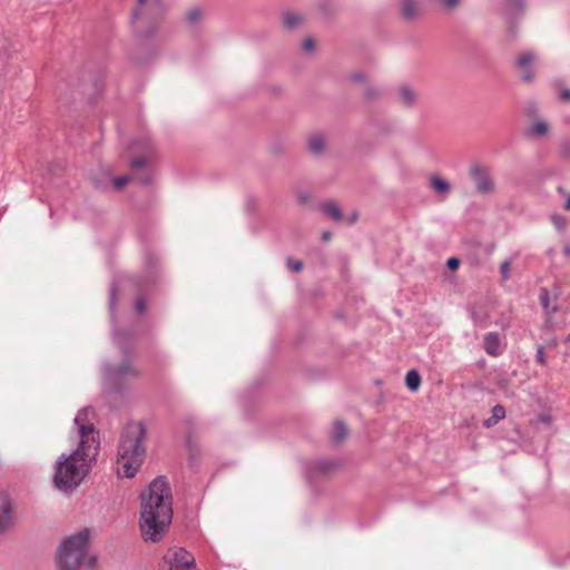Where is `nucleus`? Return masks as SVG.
Returning a JSON list of instances; mask_svg holds the SVG:
<instances>
[{"mask_svg": "<svg viewBox=\"0 0 570 570\" xmlns=\"http://www.w3.org/2000/svg\"><path fill=\"white\" fill-rule=\"evenodd\" d=\"M546 296H547V292L544 291V293L541 294L540 298L543 303L544 306H547V299H546Z\"/></svg>", "mask_w": 570, "mask_h": 570, "instance_id": "39", "label": "nucleus"}, {"mask_svg": "<svg viewBox=\"0 0 570 570\" xmlns=\"http://www.w3.org/2000/svg\"><path fill=\"white\" fill-rule=\"evenodd\" d=\"M537 361H538L540 364H544V363H546L544 354H543V351H542V348H541V347L538 350Z\"/></svg>", "mask_w": 570, "mask_h": 570, "instance_id": "34", "label": "nucleus"}, {"mask_svg": "<svg viewBox=\"0 0 570 570\" xmlns=\"http://www.w3.org/2000/svg\"><path fill=\"white\" fill-rule=\"evenodd\" d=\"M560 99H562L563 101H570V89L562 90Z\"/></svg>", "mask_w": 570, "mask_h": 570, "instance_id": "33", "label": "nucleus"}, {"mask_svg": "<svg viewBox=\"0 0 570 570\" xmlns=\"http://www.w3.org/2000/svg\"><path fill=\"white\" fill-rule=\"evenodd\" d=\"M402 14L405 18H413L417 13L416 0H402Z\"/></svg>", "mask_w": 570, "mask_h": 570, "instance_id": "16", "label": "nucleus"}, {"mask_svg": "<svg viewBox=\"0 0 570 570\" xmlns=\"http://www.w3.org/2000/svg\"><path fill=\"white\" fill-rule=\"evenodd\" d=\"M535 60V57L532 52H523L519 56L517 63L520 70L522 71V78L524 80H531L533 77L532 70L529 69V66Z\"/></svg>", "mask_w": 570, "mask_h": 570, "instance_id": "9", "label": "nucleus"}, {"mask_svg": "<svg viewBox=\"0 0 570 570\" xmlns=\"http://www.w3.org/2000/svg\"><path fill=\"white\" fill-rule=\"evenodd\" d=\"M130 181L129 176H119L114 179L115 187L120 190Z\"/></svg>", "mask_w": 570, "mask_h": 570, "instance_id": "24", "label": "nucleus"}, {"mask_svg": "<svg viewBox=\"0 0 570 570\" xmlns=\"http://www.w3.org/2000/svg\"><path fill=\"white\" fill-rule=\"evenodd\" d=\"M417 95L409 86H401L399 89V101L406 107H411L416 102Z\"/></svg>", "mask_w": 570, "mask_h": 570, "instance_id": "12", "label": "nucleus"}, {"mask_svg": "<svg viewBox=\"0 0 570 570\" xmlns=\"http://www.w3.org/2000/svg\"><path fill=\"white\" fill-rule=\"evenodd\" d=\"M331 237H332V235H331V233H330V232H324V233L322 234V238H323V240H325V242L330 240V239H331Z\"/></svg>", "mask_w": 570, "mask_h": 570, "instance_id": "38", "label": "nucleus"}, {"mask_svg": "<svg viewBox=\"0 0 570 570\" xmlns=\"http://www.w3.org/2000/svg\"><path fill=\"white\" fill-rule=\"evenodd\" d=\"M460 0H441L442 6L446 10H452L459 4Z\"/></svg>", "mask_w": 570, "mask_h": 570, "instance_id": "26", "label": "nucleus"}, {"mask_svg": "<svg viewBox=\"0 0 570 570\" xmlns=\"http://www.w3.org/2000/svg\"><path fill=\"white\" fill-rule=\"evenodd\" d=\"M17 504L9 493L0 491V535L8 533L16 523Z\"/></svg>", "mask_w": 570, "mask_h": 570, "instance_id": "7", "label": "nucleus"}, {"mask_svg": "<svg viewBox=\"0 0 570 570\" xmlns=\"http://www.w3.org/2000/svg\"><path fill=\"white\" fill-rule=\"evenodd\" d=\"M202 17L203 12L197 8L190 9L187 12V20L193 24L197 23L202 19Z\"/></svg>", "mask_w": 570, "mask_h": 570, "instance_id": "22", "label": "nucleus"}, {"mask_svg": "<svg viewBox=\"0 0 570 570\" xmlns=\"http://www.w3.org/2000/svg\"><path fill=\"white\" fill-rule=\"evenodd\" d=\"M136 306H137V311H138L139 313H142V312L145 311V307H144L142 301H140V299H139V301H137V305H136Z\"/></svg>", "mask_w": 570, "mask_h": 570, "instance_id": "36", "label": "nucleus"}, {"mask_svg": "<svg viewBox=\"0 0 570 570\" xmlns=\"http://www.w3.org/2000/svg\"><path fill=\"white\" fill-rule=\"evenodd\" d=\"M322 210L335 222H343V215L335 202H327L322 205Z\"/></svg>", "mask_w": 570, "mask_h": 570, "instance_id": "14", "label": "nucleus"}, {"mask_svg": "<svg viewBox=\"0 0 570 570\" xmlns=\"http://www.w3.org/2000/svg\"><path fill=\"white\" fill-rule=\"evenodd\" d=\"M171 490L165 478H156L140 495L139 529L146 542H159L173 519Z\"/></svg>", "mask_w": 570, "mask_h": 570, "instance_id": "2", "label": "nucleus"}, {"mask_svg": "<svg viewBox=\"0 0 570 570\" xmlns=\"http://www.w3.org/2000/svg\"><path fill=\"white\" fill-rule=\"evenodd\" d=\"M96 558L90 553V532L88 529L79 530L59 543L56 556V570H83L92 568Z\"/></svg>", "mask_w": 570, "mask_h": 570, "instance_id": "3", "label": "nucleus"}, {"mask_svg": "<svg viewBox=\"0 0 570 570\" xmlns=\"http://www.w3.org/2000/svg\"><path fill=\"white\" fill-rule=\"evenodd\" d=\"M161 0H137L132 11V23L137 28L148 27L156 22L164 13Z\"/></svg>", "mask_w": 570, "mask_h": 570, "instance_id": "5", "label": "nucleus"}, {"mask_svg": "<svg viewBox=\"0 0 570 570\" xmlns=\"http://www.w3.org/2000/svg\"><path fill=\"white\" fill-rule=\"evenodd\" d=\"M148 163V159L146 156H138V157H135L132 158L131 160V167L134 169H140L142 167H145Z\"/></svg>", "mask_w": 570, "mask_h": 570, "instance_id": "23", "label": "nucleus"}, {"mask_svg": "<svg viewBox=\"0 0 570 570\" xmlns=\"http://www.w3.org/2000/svg\"><path fill=\"white\" fill-rule=\"evenodd\" d=\"M357 219H358L357 212L351 213L346 218L343 217V222H345L348 225H352V224L356 223Z\"/></svg>", "mask_w": 570, "mask_h": 570, "instance_id": "27", "label": "nucleus"}, {"mask_svg": "<svg viewBox=\"0 0 570 570\" xmlns=\"http://www.w3.org/2000/svg\"><path fill=\"white\" fill-rule=\"evenodd\" d=\"M287 266L294 272H301L303 269V263L301 261L287 259Z\"/></svg>", "mask_w": 570, "mask_h": 570, "instance_id": "25", "label": "nucleus"}, {"mask_svg": "<svg viewBox=\"0 0 570 570\" xmlns=\"http://www.w3.org/2000/svg\"><path fill=\"white\" fill-rule=\"evenodd\" d=\"M144 438L141 424L129 425L122 433L117 455V472L120 476L132 478L140 469L145 458Z\"/></svg>", "mask_w": 570, "mask_h": 570, "instance_id": "4", "label": "nucleus"}, {"mask_svg": "<svg viewBox=\"0 0 570 570\" xmlns=\"http://www.w3.org/2000/svg\"><path fill=\"white\" fill-rule=\"evenodd\" d=\"M553 223L559 229H562L564 227V219L560 216H554Z\"/></svg>", "mask_w": 570, "mask_h": 570, "instance_id": "31", "label": "nucleus"}, {"mask_svg": "<svg viewBox=\"0 0 570 570\" xmlns=\"http://www.w3.org/2000/svg\"><path fill=\"white\" fill-rule=\"evenodd\" d=\"M303 19L299 14L295 12H286L283 14V23L288 29H294L302 23Z\"/></svg>", "mask_w": 570, "mask_h": 570, "instance_id": "17", "label": "nucleus"}, {"mask_svg": "<svg viewBox=\"0 0 570 570\" xmlns=\"http://www.w3.org/2000/svg\"><path fill=\"white\" fill-rule=\"evenodd\" d=\"M510 2L515 8H522V1L521 0H510Z\"/></svg>", "mask_w": 570, "mask_h": 570, "instance_id": "37", "label": "nucleus"}, {"mask_svg": "<svg viewBox=\"0 0 570 570\" xmlns=\"http://www.w3.org/2000/svg\"><path fill=\"white\" fill-rule=\"evenodd\" d=\"M315 47V43H314V40L311 39V38H307L304 40L303 42V48L306 50V51H312Z\"/></svg>", "mask_w": 570, "mask_h": 570, "instance_id": "29", "label": "nucleus"}, {"mask_svg": "<svg viewBox=\"0 0 570 570\" xmlns=\"http://www.w3.org/2000/svg\"><path fill=\"white\" fill-rule=\"evenodd\" d=\"M430 185L434 189V191L439 195L446 196L451 191V185L449 181L443 179L439 175H432L430 177Z\"/></svg>", "mask_w": 570, "mask_h": 570, "instance_id": "11", "label": "nucleus"}, {"mask_svg": "<svg viewBox=\"0 0 570 570\" xmlns=\"http://www.w3.org/2000/svg\"><path fill=\"white\" fill-rule=\"evenodd\" d=\"M549 131V125L546 121L538 120L530 127V134L537 137L546 136Z\"/></svg>", "mask_w": 570, "mask_h": 570, "instance_id": "20", "label": "nucleus"}, {"mask_svg": "<svg viewBox=\"0 0 570 570\" xmlns=\"http://www.w3.org/2000/svg\"><path fill=\"white\" fill-rule=\"evenodd\" d=\"M348 430L342 421H336L333 426V438L341 442L347 436Z\"/></svg>", "mask_w": 570, "mask_h": 570, "instance_id": "21", "label": "nucleus"}, {"mask_svg": "<svg viewBox=\"0 0 570 570\" xmlns=\"http://www.w3.org/2000/svg\"><path fill=\"white\" fill-rule=\"evenodd\" d=\"M90 411L81 410L75 417L78 445L69 454L62 453L55 462L52 481L62 492L75 491L88 475L99 452V434L88 421Z\"/></svg>", "mask_w": 570, "mask_h": 570, "instance_id": "1", "label": "nucleus"}, {"mask_svg": "<svg viewBox=\"0 0 570 570\" xmlns=\"http://www.w3.org/2000/svg\"><path fill=\"white\" fill-rule=\"evenodd\" d=\"M160 570H195L194 558L185 549H170L164 556Z\"/></svg>", "mask_w": 570, "mask_h": 570, "instance_id": "6", "label": "nucleus"}, {"mask_svg": "<svg viewBox=\"0 0 570 570\" xmlns=\"http://www.w3.org/2000/svg\"><path fill=\"white\" fill-rule=\"evenodd\" d=\"M509 273H510V263L503 262L501 264V274H502L503 278L507 279L509 277Z\"/></svg>", "mask_w": 570, "mask_h": 570, "instance_id": "28", "label": "nucleus"}, {"mask_svg": "<svg viewBox=\"0 0 570 570\" xmlns=\"http://www.w3.org/2000/svg\"><path fill=\"white\" fill-rule=\"evenodd\" d=\"M469 174L475 184L476 190L480 194L487 195L494 190V183L490 177L487 167L476 164L472 165L469 169Z\"/></svg>", "mask_w": 570, "mask_h": 570, "instance_id": "8", "label": "nucleus"}, {"mask_svg": "<svg viewBox=\"0 0 570 570\" xmlns=\"http://www.w3.org/2000/svg\"><path fill=\"white\" fill-rule=\"evenodd\" d=\"M116 375L119 377H138L140 375L139 371L128 361L124 362L119 365V367L116 371Z\"/></svg>", "mask_w": 570, "mask_h": 570, "instance_id": "15", "label": "nucleus"}, {"mask_svg": "<svg viewBox=\"0 0 570 570\" xmlns=\"http://www.w3.org/2000/svg\"><path fill=\"white\" fill-rule=\"evenodd\" d=\"M405 383L411 391H416L421 385L420 374L414 370L409 371L405 376Z\"/></svg>", "mask_w": 570, "mask_h": 570, "instance_id": "18", "label": "nucleus"}, {"mask_svg": "<svg viewBox=\"0 0 570 570\" xmlns=\"http://www.w3.org/2000/svg\"><path fill=\"white\" fill-rule=\"evenodd\" d=\"M483 346L487 354L498 356L500 354V338L497 333H488L483 340Z\"/></svg>", "mask_w": 570, "mask_h": 570, "instance_id": "10", "label": "nucleus"}, {"mask_svg": "<svg viewBox=\"0 0 570 570\" xmlns=\"http://www.w3.org/2000/svg\"><path fill=\"white\" fill-rule=\"evenodd\" d=\"M505 410L502 405H495L492 409V416L485 421L487 426L497 424L500 420L504 419Z\"/></svg>", "mask_w": 570, "mask_h": 570, "instance_id": "19", "label": "nucleus"}, {"mask_svg": "<svg viewBox=\"0 0 570 570\" xmlns=\"http://www.w3.org/2000/svg\"><path fill=\"white\" fill-rule=\"evenodd\" d=\"M307 145L313 155H321L326 148V140L322 135H313L308 138Z\"/></svg>", "mask_w": 570, "mask_h": 570, "instance_id": "13", "label": "nucleus"}, {"mask_svg": "<svg viewBox=\"0 0 570 570\" xmlns=\"http://www.w3.org/2000/svg\"><path fill=\"white\" fill-rule=\"evenodd\" d=\"M539 420L544 424H549L551 422V416L549 414H540Z\"/></svg>", "mask_w": 570, "mask_h": 570, "instance_id": "35", "label": "nucleus"}, {"mask_svg": "<svg viewBox=\"0 0 570 570\" xmlns=\"http://www.w3.org/2000/svg\"><path fill=\"white\" fill-rule=\"evenodd\" d=\"M446 265L450 269H456L460 265V261L455 257H451L448 259Z\"/></svg>", "mask_w": 570, "mask_h": 570, "instance_id": "30", "label": "nucleus"}, {"mask_svg": "<svg viewBox=\"0 0 570 570\" xmlns=\"http://www.w3.org/2000/svg\"><path fill=\"white\" fill-rule=\"evenodd\" d=\"M564 208H566L567 210H570V195H569V196H568V198H567V202H566V204H564Z\"/></svg>", "mask_w": 570, "mask_h": 570, "instance_id": "40", "label": "nucleus"}, {"mask_svg": "<svg viewBox=\"0 0 570 570\" xmlns=\"http://www.w3.org/2000/svg\"><path fill=\"white\" fill-rule=\"evenodd\" d=\"M351 78H352L353 81L360 82V81H363L365 79V75L362 73V72H354V73H352Z\"/></svg>", "mask_w": 570, "mask_h": 570, "instance_id": "32", "label": "nucleus"}]
</instances>
